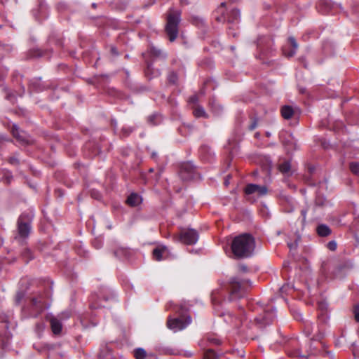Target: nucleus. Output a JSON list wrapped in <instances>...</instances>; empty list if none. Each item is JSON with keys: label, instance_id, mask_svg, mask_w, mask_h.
I'll return each instance as SVG.
<instances>
[{"label": "nucleus", "instance_id": "f257e3e1", "mask_svg": "<svg viewBox=\"0 0 359 359\" xmlns=\"http://www.w3.org/2000/svg\"><path fill=\"white\" fill-rule=\"evenodd\" d=\"M255 246L254 238L243 233L236 236L231 243V250L234 256L238 258L248 257L252 254Z\"/></svg>", "mask_w": 359, "mask_h": 359}, {"label": "nucleus", "instance_id": "49530a36", "mask_svg": "<svg viewBox=\"0 0 359 359\" xmlns=\"http://www.w3.org/2000/svg\"><path fill=\"white\" fill-rule=\"evenodd\" d=\"M225 4H226L225 3H222V4H221V6H225Z\"/></svg>", "mask_w": 359, "mask_h": 359}, {"label": "nucleus", "instance_id": "c03bdc74", "mask_svg": "<svg viewBox=\"0 0 359 359\" xmlns=\"http://www.w3.org/2000/svg\"><path fill=\"white\" fill-rule=\"evenodd\" d=\"M187 356H191L192 355V353H189L187 354Z\"/></svg>", "mask_w": 359, "mask_h": 359}, {"label": "nucleus", "instance_id": "b1692460", "mask_svg": "<svg viewBox=\"0 0 359 359\" xmlns=\"http://www.w3.org/2000/svg\"><path fill=\"white\" fill-rule=\"evenodd\" d=\"M327 248L332 251H334L337 249V243L334 241H331L327 243Z\"/></svg>", "mask_w": 359, "mask_h": 359}, {"label": "nucleus", "instance_id": "c85d7f7f", "mask_svg": "<svg viewBox=\"0 0 359 359\" xmlns=\"http://www.w3.org/2000/svg\"><path fill=\"white\" fill-rule=\"evenodd\" d=\"M13 135H14L17 139H18L19 140L22 141V142H24V141H25V140H24V139H22V138L21 137V136L18 134V129H17L15 127V128H13Z\"/></svg>", "mask_w": 359, "mask_h": 359}, {"label": "nucleus", "instance_id": "9d476101", "mask_svg": "<svg viewBox=\"0 0 359 359\" xmlns=\"http://www.w3.org/2000/svg\"><path fill=\"white\" fill-rule=\"evenodd\" d=\"M168 248L165 246H158L153 250V257L156 261L164 259V255L168 253Z\"/></svg>", "mask_w": 359, "mask_h": 359}, {"label": "nucleus", "instance_id": "37998d69", "mask_svg": "<svg viewBox=\"0 0 359 359\" xmlns=\"http://www.w3.org/2000/svg\"><path fill=\"white\" fill-rule=\"evenodd\" d=\"M224 184H225V185H226V186H227V185H228V184H229V182H228L227 180H226V181H225V182H224Z\"/></svg>", "mask_w": 359, "mask_h": 359}, {"label": "nucleus", "instance_id": "412c9836", "mask_svg": "<svg viewBox=\"0 0 359 359\" xmlns=\"http://www.w3.org/2000/svg\"><path fill=\"white\" fill-rule=\"evenodd\" d=\"M351 171L355 175H359V163L357 162H351L349 165Z\"/></svg>", "mask_w": 359, "mask_h": 359}, {"label": "nucleus", "instance_id": "6ab92c4d", "mask_svg": "<svg viewBox=\"0 0 359 359\" xmlns=\"http://www.w3.org/2000/svg\"><path fill=\"white\" fill-rule=\"evenodd\" d=\"M32 303L37 309L42 310L43 308V302H42L41 297H33L32 299Z\"/></svg>", "mask_w": 359, "mask_h": 359}, {"label": "nucleus", "instance_id": "aec40b11", "mask_svg": "<svg viewBox=\"0 0 359 359\" xmlns=\"http://www.w3.org/2000/svg\"><path fill=\"white\" fill-rule=\"evenodd\" d=\"M203 359H218V357L212 349H208L204 353Z\"/></svg>", "mask_w": 359, "mask_h": 359}, {"label": "nucleus", "instance_id": "4be33fe9", "mask_svg": "<svg viewBox=\"0 0 359 359\" xmlns=\"http://www.w3.org/2000/svg\"><path fill=\"white\" fill-rule=\"evenodd\" d=\"M240 18V11L238 9H233L231 11V18L229 21L233 22L238 20Z\"/></svg>", "mask_w": 359, "mask_h": 359}, {"label": "nucleus", "instance_id": "0eeeda50", "mask_svg": "<svg viewBox=\"0 0 359 359\" xmlns=\"http://www.w3.org/2000/svg\"><path fill=\"white\" fill-rule=\"evenodd\" d=\"M244 192L247 195L257 194L258 196H262L267 194L268 189L266 186L248 184L245 187Z\"/></svg>", "mask_w": 359, "mask_h": 359}, {"label": "nucleus", "instance_id": "a18cd8bd", "mask_svg": "<svg viewBox=\"0 0 359 359\" xmlns=\"http://www.w3.org/2000/svg\"><path fill=\"white\" fill-rule=\"evenodd\" d=\"M153 171H154V169H153V168L149 169V172H152Z\"/></svg>", "mask_w": 359, "mask_h": 359}, {"label": "nucleus", "instance_id": "2f4dec72", "mask_svg": "<svg viewBox=\"0 0 359 359\" xmlns=\"http://www.w3.org/2000/svg\"><path fill=\"white\" fill-rule=\"evenodd\" d=\"M177 79V76L175 74H171L170 76H169V81L172 83H175V80Z\"/></svg>", "mask_w": 359, "mask_h": 359}, {"label": "nucleus", "instance_id": "6e6552de", "mask_svg": "<svg viewBox=\"0 0 359 359\" xmlns=\"http://www.w3.org/2000/svg\"><path fill=\"white\" fill-rule=\"evenodd\" d=\"M194 168L190 163H184L180 169V175L182 179L187 180L192 177Z\"/></svg>", "mask_w": 359, "mask_h": 359}, {"label": "nucleus", "instance_id": "4c0bfd02", "mask_svg": "<svg viewBox=\"0 0 359 359\" xmlns=\"http://www.w3.org/2000/svg\"><path fill=\"white\" fill-rule=\"evenodd\" d=\"M61 316V318H69V314L67 313H62L60 314Z\"/></svg>", "mask_w": 359, "mask_h": 359}, {"label": "nucleus", "instance_id": "8fccbe9b", "mask_svg": "<svg viewBox=\"0 0 359 359\" xmlns=\"http://www.w3.org/2000/svg\"><path fill=\"white\" fill-rule=\"evenodd\" d=\"M130 133H131V130H129V132L127 133V135H129Z\"/></svg>", "mask_w": 359, "mask_h": 359}, {"label": "nucleus", "instance_id": "c9c22d12", "mask_svg": "<svg viewBox=\"0 0 359 359\" xmlns=\"http://www.w3.org/2000/svg\"><path fill=\"white\" fill-rule=\"evenodd\" d=\"M209 340H210V341H211L212 343H213L215 344H219V340L216 339H210Z\"/></svg>", "mask_w": 359, "mask_h": 359}, {"label": "nucleus", "instance_id": "9b49d317", "mask_svg": "<svg viewBox=\"0 0 359 359\" xmlns=\"http://www.w3.org/2000/svg\"><path fill=\"white\" fill-rule=\"evenodd\" d=\"M288 41L290 45L292 46V49L290 51H287L285 48H283V54L285 56L290 57L295 55L297 50L298 48V43H297L295 39L293 36L289 37Z\"/></svg>", "mask_w": 359, "mask_h": 359}, {"label": "nucleus", "instance_id": "a878e982", "mask_svg": "<svg viewBox=\"0 0 359 359\" xmlns=\"http://www.w3.org/2000/svg\"><path fill=\"white\" fill-rule=\"evenodd\" d=\"M355 320L359 323V305L356 306L353 310Z\"/></svg>", "mask_w": 359, "mask_h": 359}, {"label": "nucleus", "instance_id": "ea45409f", "mask_svg": "<svg viewBox=\"0 0 359 359\" xmlns=\"http://www.w3.org/2000/svg\"><path fill=\"white\" fill-rule=\"evenodd\" d=\"M151 65H148L147 70H146V74L148 73V72L151 69Z\"/></svg>", "mask_w": 359, "mask_h": 359}, {"label": "nucleus", "instance_id": "f03ea898", "mask_svg": "<svg viewBox=\"0 0 359 359\" xmlns=\"http://www.w3.org/2000/svg\"><path fill=\"white\" fill-rule=\"evenodd\" d=\"M180 21L181 12L174 9L170 10L167 15L165 31L170 42H173L178 36Z\"/></svg>", "mask_w": 359, "mask_h": 359}, {"label": "nucleus", "instance_id": "e433bc0d", "mask_svg": "<svg viewBox=\"0 0 359 359\" xmlns=\"http://www.w3.org/2000/svg\"><path fill=\"white\" fill-rule=\"evenodd\" d=\"M302 215H303V219L304 221L306 219V210H302Z\"/></svg>", "mask_w": 359, "mask_h": 359}, {"label": "nucleus", "instance_id": "09e8293b", "mask_svg": "<svg viewBox=\"0 0 359 359\" xmlns=\"http://www.w3.org/2000/svg\"><path fill=\"white\" fill-rule=\"evenodd\" d=\"M130 133H131V130H129V132L127 133V135H129Z\"/></svg>", "mask_w": 359, "mask_h": 359}, {"label": "nucleus", "instance_id": "7ed1b4c3", "mask_svg": "<svg viewBox=\"0 0 359 359\" xmlns=\"http://www.w3.org/2000/svg\"><path fill=\"white\" fill-rule=\"evenodd\" d=\"M250 280H241L238 277H233L229 280L230 294L234 298L241 297L245 292V286H250Z\"/></svg>", "mask_w": 359, "mask_h": 359}, {"label": "nucleus", "instance_id": "f8f14e48", "mask_svg": "<svg viewBox=\"0 0 359 359\" xmlns=\"http://www.w3.org/2000/svg\"><path fill=\"white\" fill-rule=\"evenodd\" d=\"M280 113L285 119H290L294 114V110L291 106L285 105L282 107Z\"/></svg>", "mask_w": 359, "mask_h": 359}, {"label": "nucleus", "instance_id": "2eb2a0df", "mask_svg": "<svg viewBox=\"0 0 359 359\" xmlns=\"http://www.w3.org/2000/svg\"><path fill=\"white\" fill-rule=\"evenodd\" d=\"M291 168V165L289 161H284L282 163H280L278 165V169L280 172H281L283 174H287L289 173Z\"/></svg>", "mask_w": 359, "mask_h": 359}, {"label": "nucleus", "instance_id": "39448f33", "mask_svg": "<svg viewBox=\"0 0 359 359\" xmlns=\"http://www.w3.org/2000/svg\"><path fill=\"white\" fill-rule=\"evenodd\" d=\"M199 238L198 233L194 229H183L175 239L186 245H194Z\"/></svg>", "mask_w": 359, "mask_h": 359}, {"label": "nucleus", "instance_id": "cd10ccee", "mask_svg": "<svg viewBox=\"0 0 359 359\" xmlns=\"http://www.w3.org/2000/svg\"><path fill=\"white\" fill-rule=\"evenodd\" d=\"M24 297V294L22 292H18L15 296V302L16 304H20L21 300Z\"/></svg>", "mask_w": 359, "mask_h": 359}, {"label": "nucleus", "instance_id": "5701e85b", "mask_svg": "<svg viewBox=\"0 0 359 359\" xmlns=\"http://www.w3.org/2000/svg\"><path fill=\"white\" fill-rule=\"evenodd\" d=\"M128 253V250L125 248L118 249L114 252V255L118 257H121L122 256H126Z\"/></svg>", "mask_w": 359, "mask_h": 359}, {"label": "nucleus", "instance_id": "393cba45", "mask_svg": "<svg viewBox=\"0 0 359 359\" xmlns=\"http://www.w3.org/2000/svg\"><path fill=\"white\" fill-rule=\"evenodd\" d=\"M198 102V97L196 95H194L191 96L189 99V102L190 104H196Z\"/></svg>", "mask_w": 359, "mask_h": 359}, {"label": "nucleus", "instance_id": "3c124183", "mask_svg": "<svg viewBox=\"0 0 359 359\" xmlns=\"http://www.w3.org/2000/svg\"><path fill=\"white\" fill-rule=\"evenodd\" d=\"M130 133H131V130H129V132L127 133V135H129Z\"/></svg>", "mask_w": 359, "mask_h": 359}, {"label": "nucleus", "instance_id": "de8ad7c7", "mask_svg": "<svg viewBox=\"0 0 359 359\" xmlns=\"http://www.w3.org/2000/svg\"><path fill=\"white\" fill-rule=\"evenodd\" d=\"M265 321H266V323H265L266 324H269V322L268 320H265Z\"/></svg>", "mask_w": 359, "mask_h": 359}, {"label": "nucleus", "instance_id": "20e7f679", "mask_svg": "<svg viewBox=\"0 0 359 359\" xmlns=\"http://www.w3.org/2000/svg\"><path fill=\"white\" fill-rule=\"evenodd\" d=\"M32 215L29 213H22L18 220V232L20 238H27L31 231L30 223Z\"/></svg>", "mask_w": 359, "mask_h": 359}, {"label": "nucleus", "instance_id": "4468645a", "mask_svg": "<svg viewBox=\"0 0 359 359\" xmlns=\"http://www.w3.org/2000/svg\"><path fill=\"white\" fill-rule=\"evenodd\" d=\"M126 202L130 206H136L141 203V197L137 194H131L128 197Z\"/></svg>", "mask_w": 359, "mask_h": 359}, {"label": "nucleus", "instance_id": "f3484780", "mask_svg": "<svg viewBox=\"0 0 359 359\" xmlns=\"http://www.w3.org/2000/svg\"><path fill=\"white\" fill-rule=\"evenodd\" d=\"M134 357L136 359H145L147 357V352L144 348H137L133 351Z\"/></svg>", "mask_w": 359, "mask_h": 359}, {"label": "nucleus", "instance_id": "1a4fd4ad", "mask_svg": "<svg viewBox=\"0 0 359 359\" xmlns=\"http://www.w3.org/2000/svg\"><path fill=\"white\" fill-rule=\"evenodd\" d=\"M49 322L50 324L52 332L55 334H60L62 329V325L60 320L55 316H51L49 318Z\"/></svg>", "mask_w": 359, "mask_h": 359}, {"label": "nucleus", "instance_id": "f704fd0d", "mask_svg": "<svg viewBox=\"0 0 359 359\" xmlns=\"http://www.w3.org/2000/svg\"><path fill=\"white\" fill-rule=\"evenodd\" d=\"M239 269L241 271L245 272V271H248V267L246 266H245V265H241V266H239Z\"/></svg>", "mask_w": 359, "mask_h": 359}, {"label": "nucleus", "instance_id": "423d86ee", "mask_svg": "<svg viewBox=\"0 0 359 359\" xmlns=\"http://www.w3.org/2000/svg\"><path fill=\"white\" fill-rule=\"evenodd\" d=\"M191 323V318L189 316L175 318L169 317L167 320V327L176 332L186 328Z\"/></svg>", "mask_w": 359, "mask_h": 359}, {"label": "nucleus", "instance_id": "603ef678", "mask_svg": "<svg viewBox=\"0 0 359 359\" xmlns=\"http://www.w3.org/2000/svg\"><path fill=\"white\" fill-rule=\"evenodd\" d=\"M92 308H93V309H96V306H92Z\"/></svg>", "mask_w": 359, "mask_h": 359}, {"label": "nucleus", "instance_id": "a19ab883", "mask_svg": "<svg viewBox=\"0 0 359 359\" xmlns=\"http://www.w3.org/2000/svg\"><path fill=\"white\" fill-rule=\"evenodd\" d=\"M94 245L96 248H99L100 247V244L98 243L95 244V242L94 243Z\"/></svg>", "mask_w": 359, "mask_h": 359}, {"label": "nucleus", "instance_id": "7c9ffc66", "mask_svg": "<svg viewBox=\"0 0 359 359\" xmlns=\"http://www.w3.org/2000/svg\"><path fill=\"white\" fill-rule=\"evenodd\" d=\"M111 53L114 55V56H117L118 55V50H117V48L114 46H111Z\"/></svg>", "mask_w": 359, "mask_h": 359}, {"label": "nucleus", "instance_id": "58836bf2", "mask_svg": "<svg viewBox=\"0 0 359 359\" xmlns=\"http://www.w3.org/2000/svg\"><path fill=\"white\" fill-rule=\"evenodd\" d=\"M288 247H289L290 249L296 248V247H297V244H296V243L288 244Z\"/></svg>", "mask_w": 359, "mask_h": 359}, {"label": "nucleus", "instance_id": "79ce46f5", "mask_svg": "<svg viewBox=\"0 0 359 359\" xmlns=\"http://www.w3.org/2000/svg\"><path fill=\"white\" fill-rule=\"evenodd\" d=\"M151 156H152V158H156V153H153V154H152V155H151Z\"/></svg>", "mask_w": 359, "mask_h": 359}, {"label": "nucleus", "instance_id": "a211bd4d", "mask_svg": "<svg viewBox=\"0 0 359 359\" xmlns=\"http://www.w3.org/2000/svg\"><path fill=\"white\" fill-rule=\"evenodd\" d=\"M149 53L150 55L154 57H165V55L160 49H158L154 46L150 48Z\"/></svg>", "mask_w": 359, "mask_h": 359}, {"label": "nucleus", "instance_id": "c756f323", "mask_svg": "<svg viewBox=\"0 0 359 359\" xmlns=\"http://www.w3.org/2000/svg\"><path fill=\"white\" fill-rule=\"evenodd\" d=\"M31 254L32 252L29 249H26L24 252V256H27L29 260L33 258Z\"/></svg>", "mask_w": 359, "mask_h": 359}, {"label": "nucleus", "instance_id": "ddd939ff", "mask_svg": "<svg viewBox=\"0 0 359 359\" xmlns=\"http://www.w3.org/2000/svg\"><path fill=\"white\" fill-rule=\"evenodd\" d=\"M318 234L321 237H326L331 233V229L326 224H320L316 229Z\"/></svg>", "mask_w": 359, "mask_h": 359}, {"label": "nucleus", "instance_id": "473e14b6", "mask_svg": "<svg viewBox=\"0 0 359 359\" xmlns=\"http://www.w3.org/2000/svg\"><path fill=\"white\" fill-rule=\"evenodd\" d=\"M257 127V121H254L252 124L249 126L250 130H253Z\"/></svg>", "mask_w": 359, "mask_h": 359}, {"label": "nucleus", "instance_id": "72a5a7b5", "mask_svg": "<svg viewBox=\"0 0 359 359\" xmlns=\"http://www.w3.org/2000/svg\"><path fill=\"white\" fill-rule=\"evenodd\" d=\"M156 118V116L154 115V116H151L149 117L148 120L149 121L152 123V124H156V123H154V118Z\"/></svg>", "mask_w": 359, "mask_h": 359}, {"label": "nucleus", "instance_id": "dca6fc26", "mask_svg": "<svg viewBox=\"0 0 359 359\" xmlns=\"http://www.w3.org/2000/svg\"><path fill=\"white\" fill-rule=\"evenodd\" d=\"M193 113H194V115L197 118H199V117L208 118V115H207L206 112L205 111L203 107L201 106L197 105L194 109Z\"/></svg>", "mask_w": 359, "mask_h": 359}, {"label": "nucleus", "instance_id": "bb28decb", "mask_svg": "<svg viewBox=\"0 0 359 359\" xmlns=\"http://www.w3.org/2000/svg\"><path fill=\"white\" fill-rule=\"evenodd\" d=\"M8 162L12 165H18L19 160L16 156H11L8 158Z\"/></svg>", "mask_w": 359, "mask_h": 359}]
</instances>
